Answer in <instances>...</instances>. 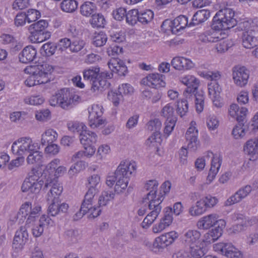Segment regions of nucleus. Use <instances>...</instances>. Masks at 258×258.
Masks as SVG:
<instances>
[{"label":"nucleus","instance_id":"obj_1","mask_svg":"<svg viewBox=\"0 0 258 258\" xmlns=\"http://www.w3.org/2000/svg\"><path fill=\"white\" fill-rule=\"evenodd\" d=\"M136 169V165L135 163L121 162L114 173L107 177L106 184L109 187H112L116 181L115 191L117 194L122 192L126 188L130 176Z\"/></svg>","mask_w":258,"mask_h":258},{"label":"nucleus","instance_id":"obj_2","mask_svg":"<svg viewBox=\"0 0 258 258\" xmlns=\"http://www.w3.org/2000/svg\"><path fill=\"white\" fill-rule=\"evenodd\" d=\"M52 70V66L47 63L27 67L24 71L31 75L25 80V85L32 87L49 82Z\"/></svg>","mask_w":258,"mask_h":258},{"label":"nucleus","instance_id":"obj_3","mask_svg":"<svg viewBox=\"0 0 258 258\" xmlns=\"http://www.w3.org/2000/svg\"><path fill=\"white\" fill-rule=\"evenodd\" d=\"M112 77V73L100 72L99 68L92 67L83 71V78L90 82L92 85L91 90L93 92L108 88L109 83L107 80Z\"/></svg>","mask_w":258,"mask_h":258},{"label":"nucleus","instance_id":"obj_4","mask_svg":"<svg viewBox=\"0 0 258 258\" xmlns=\"http://www.w3.org/2000/svg\"><path fill=\"white\" fill-rule=\"evenodd\" d=\"M236 24L234 11L231 8H224L218 11L214 17L212 27L216 30H226Z\"/></svg>","mask_w":258,"mask_h":258},{"label":"nucleus","instance_id":"obj_5","mask_svg":"<svg viewBox=\"0 0 258 258\" xmlns=\"http://www.w3.org/2000/svg\"><path fill=\"white\" fill-rule=\"evenodd\" d=\"M37 149H39V144L29 137L21 138L15 141L12 146L13 153L18 156H23Z\"/></svg>","mask_w":258,"mask_h":258},{"label":"nucleus","instance_id":"obj_6","mask_svg":"<svg viewBox=\"0 0 258 258\" xmlns=\"http://www.w3.org/2000/svg\"><path fill=\"white\" fill-rule=\"evenodd\" d=\"M47 26L48 23L44 20H41L31 24L28 28L30 33L29 37L30 41L34 43H40L48 39L50 34L45 31Z\"/></svg>","mask_w":258,"mask_h":258},{"label":"nucleus","instance_id":"obj_7","mask_svg":"<svg viewBox=\"0 0 258 258\" xmlns=\"http://www.w3.org/2000/svg\"><path fill=\"white\" fill-rule=\"evenodd\" d=\"M49 188L47 193V200H58V196L62 193L63 188L55 178L48 177L45 180L43 190Z\"/></svg>","mask_w":258,"mask_h":258},{"label":"nucleus","instance_id":"obj_8","mask_svg":"<svg viewBox=\"0 0 258 258\" xmlns=\"http://www.w3.org/2000/svg\"><path fill=\"white\" fill-rule=\"evenodd\" d=\"M187 19L184 16H179L173 21L170 20H165L161 25V27L165 31H171L174 33L181 29H184L187 25Z\"/></svg>","mask_w":258,"mask_h":258},{"label":"nucleus","instance_id":"obj_9","mask_svg":"<svg viewBox=\"0 0 258 258\" xmlns=\"http://www.w3.org/2000/svg\"><path fill=\"white\" fill-rule=\"evenodd\" d=\"M249 77V71L245 67L235 66L232 69V78L235 84L239 87L245 86Z\"/></svg>","mask_w":258,"mask_h":258},{"label":"nucleus","instance_id":"obj_10","mask_svg":"<svg viewBox=\"0 0 258 258\" xmlns=\"http://www.w3.org/2000/svg\"><path fill=\"white\" fill-rule=\"evenodd\" d=\"M215 250L221 251L222 254L228 258H242L241 252L231 243H219L214 246Z\"/></svg>","mask_w":258,"mask_h":258},{"label":"nucleus","instance_id":"obj_11","mask_svg":"<svg viewBox=\"0 0 258 258\" xmlns=\"http://www.w3.org/2000/svg\"><path fill=\"white\" fill-rule=\"evenodd\" d=\"M59 106L64 109H69L73 107L75 102L80 99L78 95L71 94L68 89L63 88L60 90Z\"/></svg>","mask_w":258,"mask_h":258},{"label":"nucleus","instance_id":"obj_12","mask_svg":"<svg viewBox=\"0 0 258 258\" xmlns=\"http://www.w3.org/2000/svg\"><path fill=\"white\" fill-rule=\"evenodd\" d=\"M180 81L187 86L186 89L183 92V94L186 99H189L190 96H192L191 95V93L196 92V90L198 89L199 85L198 80L194 76L186 75L181 77Z\"/></svg>","mask_w":258,"mask_h":258},{"label":"nucleus","instance_id":"obj_13","mask_svg":"<svg viewBox=\"0 0 258 258\" xmlns=\"http://www.w3.org/2000/svg\"><path fill=\"white\" fill-rule=\"evenodd\" d=\"M178 237L175 231H171L156 238L153 242V246L158 248H163L172 243Z\"/></svg>","mask_w":258,"mask_h":258},{"label":"nucleus","instance_id":"obj_14","mask_svg":"<svg viewBox=\"0 0 258 258\" xmlns=\"http://www.w3.org/2000/svg\"><path fill=\"white\" fill-rule=\"evenodd\" d=\"M172 209L166 207L165 209L164 217L161 219L160 223L153 226L152 230L155 233H158L169 226L172 222Z\"/></svg>","mask_w":258,"mask_h":258},{"label":"nucleus","instance_id":"obj_15","mask_svg":"<svg viewBox=\"0 0 258 258\" xmlns=\"http://www.w3.org/2000/svg\"><path fill=\"white\" fill-rule=\"evenodd\" d=\"M164 76L159 74H151L148 75L142 81L144 84L153 88L158 89L165 86L164 81Z\"/></svg>","mask_w":258,"mask_h":258},{"label":"nucleus","instance_id":"obj_16","mask_svg":"<svg viewBox=\"0 0 258 258\" xmlns=\"http://www.w3.org/2000/svg\"><path fill=\"white\" fill-rule=\"evenodd\" d=\"M198 131L196 127L191 125L185 133V138L187 142V148L191 151H196L199 146L198 139Z\"/></svg>","mask_w":258,"mask_h":258},{"label":"nucleus","instance_id":"obj_17","mask_svg":"<svg viewBox=\"0 0 258 258\" xmlns=\"http://www.w3.org/2000/svg\"><path fill=\"white\" fill-rule=\"evenodd\" d=\"M28 239V234L25 227L18 230L14 238L13 247L18 250L21 249Z\"/></svg>","mask_w":258,"mask_h":258},{"label":"nucleus","instance_id":"obj_18","mask_svg":"<svg viewBox=\"0 0 258 258\" xmlns=\"http://www.w3.org/2000/svg\"><path fill=\"white\" fill-rule=\"evenodd\" d=\"M171 64L174 69L178 71L190 70L195 66L194 63L190 59L182 56L173 57Z\"/></svg>","mask_w":258,"mask_h":258},{"label":"nucleus","instance_id":"obj_19","mask_svg":"<svg viewBox=\"0 0 258 258\" xmlns=\"http://www.w3.org/2000/svg\"><path fill=\"white\" fill-rule=\"evenodd\" d=\"M251 187L247 185L244 187L240 188L234 195L231 196L225 202V205L231 206L240 202L242 199L246 197L251 191Z\"/></svg>","mask_w":258,"mask_h":258},{"label":"nucleus","instance_id":"obj_20","mask_svg":"<svg viewBox=\"0 0 258 258\" xmlns=\"http://www.w3.org/2000/svg\"><path fill=\"white\" fill-rule=\"evenodd\" d=\"M218 216L216 214H210L202 218L197 222V225L198 228L207 229L215 225L217 223L220 222L222 225L224 221L218 220Z\"/></svg>","mask_w":258,"mask_h":258},{"label":"nucleus","instance_id":"obj_21","mask_svg":"<svg viewBox=\"0 0 258 258\" xmlns=\"http://www.w3.org/2000/svg\"><path fill=\"white\" fill-rule=\"evenodd\" d=\"M242 45L245 48H252L258 43V34L255 31L243 32L242 36Z\"/></svg>","mask_w":258,"mask_h":258},{"label":"nucleus","instance_id":"obj_22","mask_svg":"<svg viewBox=\"0 0 258 258\" xmlns=\"http://www.w3.org/2000/svg\"><path fill=\"white\" fill-rule=\"evenodd\" d=\"M201 233L196 230H189L183 236V242L185 245L189 246L204 241L201 238Z\"/></svg>","mask_w":258,"mask_h":258},{"label":"nucleus","instance_id":"obj_23","mask_svg":"<svg viewBox=\"0 0 258 258\" xmlns=\"http://www.w3.org/2000/svg\"><path fill=\"white\" fill-rule=\"evenodd\" d=\"M98 189H95L93 188H89L84 197V199L82 203L81 210L83 212H87L89 208L97 198H95L96 195L98 193Z\"/></svg>","mask_w":258,"mask_h":258},{"label":"nucleus","instance_id":"obj_24","mask_svg":"<svg viewBox=\"0 0 258 258\" xmlns=\"http://www.w3.org/2000/svg\"><path fill=\"white\" fill-rule=\"evenodd\" d=\"M52 202L48 208V214L51 216H55L60 212L66 213L69 208L68 204L66 203L60 204L58 200H50Z\"/></svg>","mask_w":258,"mask_h":258},{"label":"nucleus","instance_id":"obj_25","mask_svg":"<svg viewBox=\"0 0 258 258\" xmlns=\"http://www.w3.org/2000/svg\"><path fill=\"white\" fill-rule=\"evenodd\" d=\"M245 153L251 156L250 160H254L258 156V137L247 141L244 146Z\"/></svg>","mask_w":258,"mask_h":258},{"label":"nucleus","instance_id":"obj_26","mask_svg":"<svg viewBox=\"0 0 258 258\" xmlns=\"http://www.w3.org/2000/svg\"><path fill=\"white\" fill-rule=\"evenodd\" d=\"M247 110L245 107L239 108L236 104H232L229 109V113L231 116L236 119L239 122H243Z\"/></svg>","mask_w":258,"mask_h":258},{"label":"nucleus","instance_id":"obj_27","mask_svg":"<svg viewBox=\"0 0 258 258\" xmlns=\"http://www.w3.org/2000/svg\"><path fill=\"white\" fill-rule=\"evenodd\" d=\"M36 54V50L33 46H26L19 54L20 61L24 63L30 62L35 58Z\"/></svg>","mask_w":258,"mask_h":258},{"label":"nucleus","instance_id":"obj_28","mask_svg":"<svg viewBox=\"0 0 258 258\" xmlns=\"http://www.w3.org/2000/svg\"><path fill=\"white\" fill-rule=\"evenodd\" d=\"M97 136L92 132L83 130L80 134V140L81 143L84 146L94 144L97 142Z\"/></svg>","mask_w":258,"mask_h":258},{"label":"nucleus","instance_id":"obj_29","mask_svg":"<svg viewBox=\"0 0 258 258\" xmlns=\"http://www.w3.org/2000/svg\"><path fill=\"white\" fill-rule=\"evenodd\" d=\"M57 137L58 135L55 131L51 128L47 129L42 135L41 143L43 146L53 144L56 141Z\"/></svg>","mask_w":258,"mask_h":258},{"label":"nucleus","instance_id":"obj_30","mask_svg":"<svg viewBox=\"0 0 258 258\" xmlns=\"http://www.w3.org/2000/svg\"><path fill=\"white\" fill-rule=\"evenodd\" d=\"M192 96H190V98H194L195 102V106L196 110L198 112H201L204 109L205 105V97L204 93L202 91L196 90V92L191 93Z\"/></svg>","mask_w":258,"mask_h":258},{"label":"nucleus","instance_id":"obj_31","mask_svg":"<svg viewBox=\"0 0 258 258\" xmlns=\"http://www.w3.org/2000/svg\"><path fill=\"white\" fill-rule=\"evenodd\" d=\"M210 17V12L208 10L198 11L194 15L191 23L193 25H198L209 19Z\"/></svg>","mask_w":258,"mask_h":258},{"label":"nucleus","instance_id":"obj_32","mask_svg":"<svg viewBox=\"0 0 258 258\" xmlns=\"http://www.w3.org/2000/svg\"><path fill=\"white\" fill-rule=\"evenodd\" d=\"M204 241L189 246V252L190 255L195 258H200L205 253L206 248L204 246Z\"/></svg>","mask_w":258,"mask_h":258},{"label":"nucleus","instance_id":"obj_33","mask_svg":"<svg viewBox=\"0 0 258 258\" xmlns=\"http://www.w3.org/2000/svg\"><path fill=\"white\" fill-rule=\"evenodd\" d=\"M222 228L219 225L215 226L205 234V240L209 243L214 242L222 235Z\"/></svg>","mask_w":258,"mask_h":258},{"label":"nucleus","instance_id":"obj_34","mask_svg":"<svg viewBox=\"0 0 258 258\" xmlns=\"http://www.w3.org/2000/svg\"><path fill=\"white\" fill-rule=\"evenodd\" d=\"M207 210L204 201L201 199L197 202L196 206L190 208L189 213L192 216H199L204 213Z\"/></svg>","mask_w":258,"mask_h":258},{"label":"nucleus","instance_id":"obj_35","mask_svg":"<svg viewBox=\"0 0 258 258\" xmlns=\"http://www.w3.org/2000/svg\"><path fill=\"white\" fill-rule=\"evenodd\" d=\"M89 22L94 28H103L106 24L104 16L100 13L92 15Z\"/></svg>","mask_w":258,"mask_h":258},{"label":"nucleus","instance_id":"obj_36","mask_svg":"<svg viewBox=\"0 0 258 258\" xmlns=\"http://www.w3.org/2000/svg\"><path fill=\"white\" fill-rule=\"evenodd\" d=\"M78 5L76 0H63L60 3V8L64 12L73 13L77 9Z\"/></svg>","mask_w":258,"mask_h":258},{"label":"nucleus","instance_id":"obj_37","mask_svg":"<svg viewBox=\"0 0 258 258\" xmlns=\"http://www.w3.org/2000/svg\"><path fill=\"white\" fill-rule=\"evenodd\" d=\"M151 210V212L146 216L142 223V226L143 228H147L151 225L155 221L160 214L159 209L157 208L156 210Z\"/></svg>","mask_w":258,"mask_h":258},{"label":"nucleus","instance_id":"obj_38","mask_svg":"<svg viewBox=\"0 0 258 258\" xmlns=\"http://www.w3.org/2000/svg\"><path fill=\"white\" fill-rule=\"evenodd\" d=\"M96 10L95 5L90 2L84 3L80 8V12L82 15L86 17H89L94 15Z\"/></svg>","mask_w":258,"mask_h":258},{"label":"nucleus","instance_id":"obj_39","mask_svg":"<svg viewBox=\"0 0 258 258\" xmlns=\"http://www.w3.org/2000/svg\"><path fill=\"white\" fill-rule=\"evenodd\" d=\"M39 150H35L29 154L26 159L28 164L34 165L40 163L42 158V153Z\"/></svg>","mask_w":258,"mask_h":258},{"label":"nucleus","instance_id":"obj_40","mask_svg":"<svg viewBox=\"0 0 258 258\" xmlns=\"http://www.w3.org/2000/svg\"><path fill=\"white\" fill-rule=\"evenodd\" d=\"M154 13L150 10H146L139 12V22L143 24H147L153 19Z\"/></svg>","mask_w":258,"mask_h":258},{"label":"nucleus","instance_id":"obj_41","mask_svg":"<svg viewBox=\"0 0 258 258\" xmlns=\"http://www.w3.org/2000/svg\"><path fill=\"white\" fill-rule=\"evenodd\" d=\"M55 44L52 42H47L43 45L40 49L41 53L43 55L49 56L52 55L57 48Z\"/></svg>","mask_w":258,"mask_h":258},{"label":"nucleus","instance_id":"obj_42","mask_svg":"<svg viewBox=\"0 0 258 258\" xmlns=\"http://www.w3.org/2000/svg\"><path fill=\"white\" fill-rule=\"evenodd\" d=\"M102 107L98 104H94L89 110V120L94 121L95 118L101 117L103 114Z\"/></svg>","mask_w":258,"mask_h":258},{"label":"nucleus","instance_id":"obj_43","mask_svg":"<svg viewBox=\"0 0 258 258\" xmlns=\"http://www.w3.org/2000/svg\"><path fill=\"white\" fill-rule=\"evenodd\" d=\"M158 183L155 180H151L146 184L145 187L147 190H149V193L147 195V198L144 199V202L147 199L150 200V196H154L157 191Z\"/></svg>","mask_w":258,"mask_h":258},{"label":"nucleus","instance_id":"obj_44","mask_svg":"<svg viewBox=\"0 0 258 258\" xmlns=\"http://www.w3.org/2000/svg\"><path fill=\"white\" fill-rule=\"evenodd\" d=\"M163 200V198L162 196L160 197L158 196V198H156V194L154 196H150L149 204V209L150 210H156V209H159V212H161L162 206H161V203Z\"/></svg>","mask_w":258,"mask_h":258},{"label":"nucleus","instance_id":"obj_45","mask_svg":"<svg viewBox=\"0 0 258 258\" xmlns=\"http://www.w3.org/2000/svg\"><path fill=\"white\" fill-rule=\"evenodd\" d=\"M114 198V194L111 191H103L98 199V204L101 207L105 206Z\"/></svg>","mask_w":258,"mask_h":258},{"label":"nucleus","instance_id":"obj_46","mask_svg":"<svg viewBox=\"0 0 258 258\" xmlns=\"http://www.w3.org/2000/svg\"><path fill=\"white\" fill-rule=\"evenodd\" d=\"M107 39V36L103 32L95 33L92 39V43L96 47H101L106 43Z\"/></svg>","mask_w":258,"mask_h":258},{"label":"nucleus","instance_id":"obj_47","mask_svg":"<svg viewBox=\"0 0 258 258\" xmlns=\"http://www.w3.org/2000/svg\"><path fill=\"white\" fill-rule=\"evenodd\" d=\"M65 239L69 242L76 243L80 238L79 231L76 229H69L64 232Z\"/></svg>","mask_w":258,"mask_h":258},{"label":"nucleus","instance_id":"obj_48","mask_svg":"<svg viewBox=\"0 0 258 258\" xmlns=\"http://www.w3.org/2000/svg\"><path fill=\"white\" fill-rule=\"evenodd\" d=\"M208 90L210 97H219L222 89L217 82H212L208 85Z\"/></svg>","mask_w":258,"mask_h":258},{"label":"nucleus","instance_id":"obj_49","mask_svg":"<svg viewBox=\"0 0 258 258\" xmlns=\"http://www.w3.org/2000/svg\"><path fill=\"white\" fill-rule=\"evenodd\" d=\"M139 12L137 9L129 11L126 14V21L131 25H135L139 21Z\"/></svg>","mask_w":258,"mask_h":258},{"label":"nucleus","instance_id":"obj_50","mask_svg":"<svg viewBox=\"0 0 258 258\" xmlns=\"http://www.w3.org/2000/svg\"><path fill=\"white\" fill-rule=\"evenodd\" d=\"M161 115L166 119L176 117L174 115V107L170 103L167 104L163 107L161 111Z\"/></svg>","mask_w":258,"mask_h":258},{"label":"nucleus","instance_id":"obj_51","mask_svg":"<svg viewBox=\"0 0 258 258\" xmlns=\"http://www.w3.org/2000/svg\"><path fill=\"white\" fill-rule=\"evenodd\" d=\"M188 104L186 100H181L177 102V112L181 116L185 115L188 111Z\"/></svg>","mask_w":258,"mask_h":258},{"label":"nucleus","instance_id":"obj_52","mask_svg":"<svg viewBox=\"0 0 258 258\" xmlns=\"http://www.w3.org/2000/svg\"><path fill=\"white\" fill-rule=\"evenodd\" d=\"M177 121V117L166 119L165 122L164 133L167 136H169L174 129Z\"/></svg>","mask_w":258,"mask_h":258},{"label":"nucleus","instance_id":"obj_53","mask_svg":"<svg viewBox=\"0 0 258 258\" xmlns=\"http://www.w3.org/2000/svg\"><path fill=\"white\" fill-rule=\"evenodd\" d=\"M68 126L70 131L73 132H77L79 134L87 128L83 123L78 122H70L68 124Z\"/></svg>","mask_w":258,"mask_h":258},{"label":"nucleus","instance_id":"obj_54","mask_svg":"<svg viewBox=\"0 0 258 258\" xmlns=\"http://www.w3.org/2000/svg\"><path fill=\"white\" fill-rule=\"evenodd\" d=\"M35 176H32V187L31 188V192L38 193L40 190L42 188L43 185L45 184V181L42 179H35Z\"/></svg>","mask_w":258,"mask_h":258},{"label":"nucleus","instance_id":"obj_55","mask_svg":"<svg viewBox=\"0 0 258 258\" xmlns=\"http://www.w3.org/2000/svg\"><path fill=\"white\" fill-rule=\"evenodd\" d=\"M161 122L157 118L149 121L147 124V128L150 131H160L161 128Z\"/></svg>","mask_w":258,"mask_h":258},{"label":"nucleus","instance_id":"obj_56","mask_svg":"<svg viewBox=\"0 0 258 258\" xmlns=\"http://www.w3.org/2000/svg\"><path fill=\"white\" fill-rule=\"evenodd\" d=\"M25 15L28 23L36 21L40 16L39 12L34 9L27 11Z\"/></svg>","mask_w":258,"mask_h":258},{"label":"nucleus","instance_id":"obj_57","mask_svg":"<svg viewBox=\"0 0 258 258\" xmlns=\"http://www.w3.org/2000/svg\"><path fill=\"white\" fill-rule=\"evenodd\" d=\"M243 122L239 123V124L236 125L233 129L232 135L235 139H238L244 136L245 130L243 127Z\"/></svg>","mask_w":258,"mask_h":258},{"label":"nucleus","instance_id":"obj_58","mask_svg":"<svg viewBox=\"0 0 258 258\" xmlns=\"http://www.w3.org/2000/svg\"><path fill=\"white\" fill-rule=\"evenodd\" d=\"M89 188H93L95 189H98V186H99L100 178L97 174H94L88 179Z\"/></svg>","mask_w":258,"mask_h":258},{"label":"nucleus","instance_id":"obj_59","mask_svg":"<svg viewBox=\"0 0 258 258\" xmlns=\"http://www.w3.org/2000/svg\"><path fill=\"white\" fill-rule=\"evenodd\" d=\"M24 101L28 104L37 105L43 103L44 100L39 96H34L25 98Z\"/></svg>","mask_w":258,"mask_h":258},{"label":"nucleus","instance_id":"obj_60","mask_svg":"<svg viewBox=\"0 0 258 258\" xmlns=\"http://www.w3.org/2000/svg\"><path fill=\"white\" fill-rule=\"evenodd\" d=\"M207 209L214 207L218 203V200L215 197L208 195L202 198Z\"/></svg>","mask_w":258,"mask_h":258},{"label":"nucleus","instance_id":"obj_61","mask_svg":"<svg viewBox=\"0 0 258 258\" xmlns=\"http://www.w3.org/2000/svg\"><path fill=\"white\" fill-rule=\"evenodd\" d=\"M120 62L123 61L118 58H112L108 62V67L112 72L117 73V70H119L118 66H121Z\"/></svg>","mask_w":258,"mask_h":258},{"label":"nucleus","instance_id":"obj_62","mask_svg":"<svg viewBox=\"0 0 258 258\" xmlns=\"http://www.w3.org/2000/svg\"><path fill=\"white\" fill-rule=\"evenodd\" d=\"M207 125L210 130H214L219 126V121L215 116H209L207 120Z\"/></svg>","mask_w":258,"mask_h":258},{"label":"nucleus","instance_id":"obj_63","mask_svg":"<svg viewBox=\"0 0 258 258\" xmlns=\"http://www.w3.org/2000/svg\"><path fill=\"white\" fill-rule=\"evenodd\" d=\"M50 111L48 109L41 110L37 111L35 114V117L37 120L39 121H45L49 118Z\"/></svg>","mask_w":258,"mask_h":258},{"label":"nucleus","instance_id":"obj_64","mask_svg":"<svg viewBox=\"0 0 258 258\" xmlns=\"http://www.w3.org/2000/svg\"><path fill=\"white\" fill-rule=\"evenodd\" d=\"M119 93L123 95H131L134 92V89L128 84H123L118 87Z\"/></svg>","mask_w":258,"mask_h":258}]
</instances>
